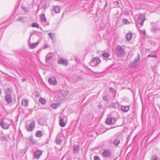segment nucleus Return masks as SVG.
<instances>
[{
  "instance_id": "1",
  "label": "nucleus",
  "mask_w": 160,
  "mask_h": 160,
  "mask_svg": "<svg viewBox=\"0 0 160 160\" xmlns=\"http://www.w3.org/2000/svg\"><path fill=\"white\" fill-rule=\"evenodd\" d=\"M115 51L117 55L119 57H122L125 53L123 48L120 45H118L116 47Z\"/></svg>"
},
{
  "instance_id": "2",
  "label": "nucleus",
  "mask_w": 160,
  "mask_h": 160,
  "mask_svg": "<svg viewBox=\"0 0 160 160\" xmlns=\"http://www.w3.org/2000/svg\"><path fill=\"white\" fill-rule=\"evenodd\" d=\"M138 58L135 59L133 61L130 62L129 65V67L131 68H133L137 66L139 64V62H138V60L140 58V56L138 55Z\"/></svg>"
},
{
  "instance_id": "3",
  "label": "nucleus",
  "mask_w": 160,
  "mask_h": 160,
  "mask_svg": "<svg viewBox=\"0 0 160 160\" xmlns=\"http://www.w3.org/2000/svg\"><path fill=\"white\" fill-rule=\"evenodd\" d=\"M100 62L99 58H93L90 62V65L92 67H95L97 66Z\"/></svg>"
},
{
  "instance_id": "4",
  "label": "nucleus",
  "mask_w": 160,
  "mask_h": 160,
  "mask_svg": "<svg viewBox=\"0 0 160 160\" xmlns=\"http://www.w3.org/2000/svg\"><path fill=\"white\" fill-rule=\"evenodd\" d=\"M35 125V122L34 121H32L26 126V129L28 132L32 131L34 128Z\"/></svg>"
},
{
  "instance_id": "5",
  "label": "nucleus",
  "mask_w": 160,
  "mask_h": 160,
  "mask_svg": "<svg viewBox=\"0 0 160 160\" xmlns=\"http://www.w3.org/2000/svg\"><path fill=\"white\" fill-rule=\"evenodd\" d=\"M138 18V23L140 25V27H142L143 25V22L145 19V16L144 14H141L139 15Z\"/></svg>"
},
{
  "instance_id": "6",
  "label": "nucleus",
  "mask_w": 160,
  "mask_h": 160,
  "mask_svg": "<svg viewBox=\"0 0 160 160\" xmlns=\"http://www.w3.org/2000/svg\"><path fill=\"white\" fill-rule=\"evenodd\" d=\"M61 10V7L59 5H54L53 6V8L52 10V13L54 12V13H59Z\"/></svg>"
},
{
  "instance_id": "7",
  "label": "nucleus",
  "mask_w": 160,
  "mask_h": 160,
  "mask_svg": "<svg viewBox=\"0 0 160 160\" xmlns=\"http://www.w3.org/2000/svg\"><path fill=\"white\" fill-rule=\"evenodd\" d=\"M54 55V53L52 52H49L48 53L45 58L46 62H48L51 60L52 58Z\"/></svg>"
},
{
  "instance_id": "8",
  "label": "nucleus",
  "mask_w": 160,
  "mask_h": 160,
  "mask_svg": "<svg viewBox=\"0 0 160 160\" xmlns=\"http://www.w3.org/2000/svg\"><path fill=\"white\" fill-rule=\"evenodd\" d=\"M68 61L67 60L61 59L58 60V63L59 64H62L67 66L68 64Z\"/></svg>"
},
{
  "instance_id": "9",
  "label": "nucleus",
  "mask_w": 160,
  "mask_h": 160,
  "mask_svg": "<svg viewBox=\"0 0 160 160\" xmlns=\"http://www.w3.org/2000/svg\"><path fill=\"white\" fill-rule=\"evenodd\" d=\"M115 122V119L114 118H107L106 121V123L108 125L113 124Z\"/></svg>"
},
{
  "instance_id": "10",
  "label": "nucleus",
  "mask_w": 160,
  "mask_h": 160,
  "mask_svg": "<svg viewBox=\"0 0 160 160\" xmlns=\"http://www.w3.org/2000/svg\"><path fill=\"white\" fill-rule=\"evenodd\" d=\"M5 99L8 104L11 103L12 102V98L10 94L7 95L5 97Z\"/></svg>"
},
{
  "instance_id": "11",
  "label": "nucleus",
  "mask_w": 160,
  "mask_h": 160,
  "mask_svg": "<svg viewBox=\"0 0 160 160\" xmlns=\"http://www.w3.org/2000/svg\"><path fill=\"white\" fill-rule=\"evenodd\" d=\"M111 152L109 150H105L102 153V155L104 157H108L110 156Z\"/></svg>"
},
{
  "instance_id": "12",
  "label": "nucleus",
  "mask_w": 160,
  "mask_h": 160,
  "mask_svg": "<svg viewBox=\"0 0 160 160\" xmlns=\"http://www.w3.org/2000/svg\"><path fill=\"white\" fill-rule=\"evenodd\" d=\"M48 81L49 83L51 84L52 85H56L57 84V80L54 77H52L49 78Z\"/></svg>"
},
{
  "instance_id": "13",
  "label": "nucleus",
  "mask_w": 160,
  "mask_h": 160,
  "mask_svg": "<svg viewBox=\"0 0 160 160\" xmlns=\"http://www.w3.org/2000/svg\"><path fill=\"white\" fill-rule=\"evenodd\" d=\"M132 37V33L131 32L128 33L126 36V40L128 42L130 41Z\"/></svg>"
},
{
  "instance_id": "14",
  "label": "nucleus",
  "mask_w": 160,
  "mask_h": 160,
  "mask_svg": "<svg viewBox=\"0 0 160 160\" xmlns=\"http://www.w3.org/2000/svg\"><path fill=\"white\" fill-rule=\"evenodd\" d=\"M42 152L40 151H37L35 152V157L38 159L39 157L42 155Z\"/></svg>"
},
{
  "instance_id": "15",
  "label": "nucleus",
  "mask_w": 160,
  "mask_h": 160,
  "mask_svg": "<svg viewBox=\"0 0 160 160\" xmlns=\"http://www.w3.org/2000/svg\"><path fill=\"white\" fill-rule=\"evenodd\" d=\"M60 104L58 103H53L51 105V107L53 109H56L60 107Z\"/></svg>"
},
{
  "instance_id": "16",
  "label": "nucleus",
  "mask_w": 160,
  "mask_h": 160,
  "mask_svg": "<svg viewBox=\"0 0 160 160\" xmlns=\"http://www.w3.org/2000/svg\"><path fill=\"white\" fill-rule=\"evenodd\" d=\"M40 19L42 21L45 22L46 21L47 19L44 14L42 13L40 15Z\"/></svg>"
},
{
  "instance_id": "17",
  "label": "nucleus",
  "mask_w": 160,
  "mask_h": 160,
  "mask_svg": "<svg viewBox=\"0 0 160 160\" xmlns=\"http://www.w3.org/2000/svg\"><path fill=\"white\" fill-rule=\"evenodd\" d=\"M1 127L4 129H7L9 127V125L8 124H6L3 122L1 124Z\"/></svg>"
},
{
  "instance_id": "18",
  "label": "nucleus",
  "mask_w": 160,
  "mask_h": 160,
  "mask_svg": "<svg viewBox=\"0 0 160 160\" xmlns=\"http://www.w3.org/2000/svg\"><path fill=\"white\" fill-rule=\"evenodd\" d=\"M60 125L62 127H63L65 126V123L64 122V120L62 119H60L59 121Z\"/></svg>"
},
{
  "instance_id": "19",
  "label": "nucleus",
  "mask_w": 160,
  "mask_h": 160,
  "mask_svg": "<svg viewBox=\"0 0 160 160\" xmlns=\"http://www.w3.org/2000/svg\"><path fill=\"white\" fill-rule=\"evenodd\" d=\"M129 107L128 106H122L121 110L124 112H127L129 110Z\"/></svg>"
},
{
  "instance_id": "20",
  "label": "nucleus",
  "mask_w": 160,
  "mask_h": 160,
  "mask_svg": "<svg viewBox=\"0 0 160 160\" xmlns=\"http://www.w3.org/2000/svg\"><path fill=\"white\" fill-rule=\"evenodd\" d=\"M38 44L39 42H37L34 43L30 44V46L31 48H36L38 45Z\"/></svg>"
},
{
  "instance_id": "21",
  "label": "nucleus",
  "mask_w": 160,
  "mask_h": 160,
  "mask_svg": "<svg viewBox=\"0 0 160 160\" xmlns=\"http://www.w3.org/2000/svg\"><path fill=\"white\" fill-rule=\"evenodd\" d=\"M42 136V131H38L36 133V136L38 137H41Z\"/></svg>"
},
{
  "instance_id": "22",
  "label": "nucleus",
  "mask_w": 160,
  "mask_h": 160,
  "mask_svg": "<svg viewBox=\"0 0 160 160\" xmlns=\"http://www.w3.org/2000/svg\"><path fill=\"white\" fill-rule=\"evenodd\" d=\"M110 56L109 53L107 52H103L102 55V57L106 58H108Z\"/></svg>"
},
{
  "instance_id": "23",
  "label": "nucleus",
  "mask_w": 160,
  "mask_h": 160,
  "mask_svg": "<svg viewBox=\"0 0 160 160\" xmlns=\"http://www.w3.org/2000/svg\"><path fill=\"white\" fill-rule=\"evenodd\" d=\"M17 21L20 22H24L25 21V19L23 17H19L16 20Z\"/></svg>"
},
{
  "instance_id": "24",
  "label": "nucleus",
  "mask_w": 160,
  "mask_h": 160,
  "mask_svg": "<svg viewBox=\"0 0 160 160\" xmlns=\"http://www.w3.org/2000/svg\"><path fill=\"white\" fill-rule=\"evenodd\" d=\"M48 35L49 36V37L51 38V39L52 41H53V38L55 37V34L54 33V34H52L51 33H48Z\"/></svg>"
},
{
  "instance_id": "25",
  "label": "nucleus",
  "mask_w": 160,
  "mask_h": 160,
  "mask_svg": "<svg viewBox=\"0 0 160 160\" xmlns=\"http://www.w3.org/2000/svg\"><path fill=\"white\" fill-rule=\"evenodd\" d=\"M39 101L42 104H44L46 103V100L45 99L42 98H40L39 99Z\"/></svg>"
},
{
  "instance_id": "26",
  "label": "nucleus",
  "mask_w": 160,
  "mask_h": 160,
  "mask_svg": "<svg viewBox=\"0 0 160 160\" xmlns=\"http://www.w3.org/2000/svg\"><path fill=\"white\" fill-rule=\"evenodd\" d=\"M122 23L125 24H130V22L128 21V20L126 19H123L122 20Z\"/></svg>"
},
{
  "instance_id": "27",
  "label": "nucleus",
  "mask_w": 160,
  "mask_h": 160,
  "mask_svg": "<svg viewBox=\"0 0 160 160\" xmlns=\"http://www.w3.org/2000/svg\"><path fill=\"white\" fill-rule=\"evenodd\" d=\"M32 26L33 27H36L39 28V26L37 23H34L32 24Z\"/></svg>"
},
{
  "instance_id": "28",
  "label": "nucleus",
  "mask_w": 160,
  "mask_h": 160,
  "mask_svg": "<svg viewBox=\"0 0 160 160\" xmlns=\"http://www.w3.org/2000/svg\"><path fill=\"white\" fill-rule=\"evenodd\" d=\"M28 102L26 100H23L22 101V103L24 105H27Z\"/></svg>"
},
{
  "instance_id": "29",
  "label": "nucleus",
  "mask_w": 160,
  "mask_h": 160,
  "mask_svg": "<svg viewBox=\"0 0 160 160\" xmlns=\"http://www.w3.org/2000/svg\"><path fill=\"white\" fill-rule=\"evenodd\" d=\"M157 31V28L156 27H153L151 29V31L152 32H156Z\"/></svg>"
},
{
  "instance_id": "30",
  "label": "nucleus",
  "mask_w": 160,
  "mask_h": 160,
  "mask_svg": "<svg viewBox=\"0 0 160 160\" xmlns=\"http://www.w3.org/2000/svg\"><path fill=\"white\" fill-rule=\"evenodd\" d=\"M114 143L117 146L119 143V140H116L114 141Z\"/></svg>"
},
{
  "instance_id": "31",
  "label": "nucleus",
  "mask_w": 160,
  "mask_h": 160,
  "mask_svg": "<svg viewBox=\"0 0 160 160\" xmlns=\"http://www.w3.org/2000/svg\"><path fill=\"white\" fill-rule=\"evenodd\" d=\"M152 160H159V159L156 156H154L152 158Z\"/></svg>"
},
{
  "instance_id": "32",
  "label": "nucleus",
  "mask_w": 160,
  "mask_h": 160,
  "mask_svg": "<svg viewBox=\"0 0 160 160\" xmlns=\"http://www.w3.org/2000/svg\"><path fill=\"white\" fill-rule=\"evenodd\" d=\"M147 57H153V58H157V56L156 55H152L151 54H149L148 55Z\"/></svg>"
},
{
  "instance_id": "33",
  "label": "nucleus",
  "mask_w": 160,
  "mask_h": 160,
  "mask_svg": "<svg viewBox=\"0 0 160 160\" xmlns=\"http://www.w3.org/2000/svg\"><path fill=\"white\" fill-rule=\"evenodd\" d=\"M78 148H79L78 147H74L73 150L75 152H77L78 150Z\"/></svg>"
},
{
  "instance_id": "34",
  "label": "nucleus",
  "mask_w": 160,
  "mask_h": 160,
  "mask_svg": "<svg viewBox=\"0 0 160 160\" xmlns=\"http://www.w3.org/2000/svg\"><path fill=\"white\" fill-rule=\"evenodd\" d=\"M94 160H100L98 156H95L94 157Z\"/></svg>"
},
{
  "instance_id": "35",
  "label": "nucleus",
  "mask_w": 160,
  "mask_h": 160,
  "mask_svg": "<svg viewBox=\"0 0 160 160\" xmlns=\"http://www.w3.org/2000/svg\"><path fill=\"white\" fill-rule=\"evenodd\" d=\"M48 47H49V45L48 44H45L44 47H43V49H46V48H48Z\"/></svg>"
},
{
  "instance_id": "36",
  "label": "nucleus",
  "mask_w": 160,
  "mask_h": 160,
  "mask_svg": "<svg viewBox=\"0 0 160 160\" xmlns=\"http://www.w3.org/2000/svg\"><path fill=\"white\" fill-rule=\"evenodd\" d=\"M113 3L115 4L117 7L118 6L119 2L118 1H115Z\"/></svg>"
},
{
  "instance_id": "37",
  "label": "nucleus",
  "mask_w": 160,
  "mask_h": 160,
  "mask_svg": "<svg viewBox=\"0 0 160 160\" xmlns=\"http://www.w3.org/2000/svg\"><path fill=\"white\" fill-rule=\"evenodd\" d=\"M103 99L105 101H107L108 100V98L106 96H104L103 97Z\"/></svg>"
},
{
  "instance_id": "38",
  "label": "nucleus",
  "mask_w": 160,
  "mask_h": 160,
  "mask_svg": "<svg viewBox=\"0 0 160 160\" xmlns=\"http://www.w3.org/2000/svg\"><path fill=\"white\" fill-rule=\"evenodd\" d=\"M26 79L25 78H24L22 80V81L23 82L25 81H26Z\"/></svg>"
},
{
  "instance_id": "39",
  "label": "nucleus",
  "mask_w": 160,
  "mask_h": 160,
  "mask_svg": "<svg viewBox=\"0 0 160 160\" xmlns=\"http://www.w3.org/2000/svg\"><path fill=\"white\" fill-rule=\"evenodd\" d=\"M107 5H108V3L107 2H106V4H105V6H104V7L105 8H106L107 6Z\"/></svg>"
},
{
  "instance_id": "40",
  "label": "nucleus",
  "mask_w": 160,
  "mask_h": 160,
  "mask_svg": "<svg viewBox=\"0 0 160 160\" xmlns=\"http://www.w3.org/2000/svg\"><path fill=\"white\" fill-rule=\"evenodd\" d=\"M110 90H113V89L112 88H111L110 89Z\"/></svg>"
},
{
  "instance_id": "41",
  "label": "nucleus",
  "mask_w": 160,
  "mask_h": 160,
  "mask_svg": "<svg viewBox=\"0 0 160 160\" xmlns=\"http://www.w3.org/2000/svg\"><path fill=\"white\" fill-rule=\"evenodd\" d=\"M138 24H137V27H138Z\"/></svg>"
},
{
  "instance_id": "42",
  "label": "nucleus",
  "mask_w": 160,
  "mask_h": 160,
  "mask_svg": "<svg viewBox=\"0 0 160 160\" xmlns=\"http://www.w3.org/2000/svg\"><path fill=\"white\" fill-rule=\"evenodd\" d=\"M49 24V23H48L47 24V25H48Z\"/></svg>"
},
{
  "instance_id": "43",
  "label": "nucleus",
  "mask_w": 160,
  "mask_h": 160,
  "mask_svg": "<svg viewBox=\"0 0 160 160\" xmlns=\"http://www.w3.org/2000/svg\"><path fill=\"white\" fill-rule=\"evenodd\" d=\"M4 138V137H3V138H2V139H3Z\"/></svg>"
},
{
  "instance_id": "44",
  "label": "nucleus",
  "mask_w": 160,
  "mask_h": 160,
  "mask_svg": "<svg viewBox=\"0 0 160 160\" xmlns=\"http://www.w3.org/2000/svg\"><path fill=\"white\" fill-rule=\"evenodd\" d=\"M1 93V91H0V93Z\"/></svg>"
}]
</instances>
